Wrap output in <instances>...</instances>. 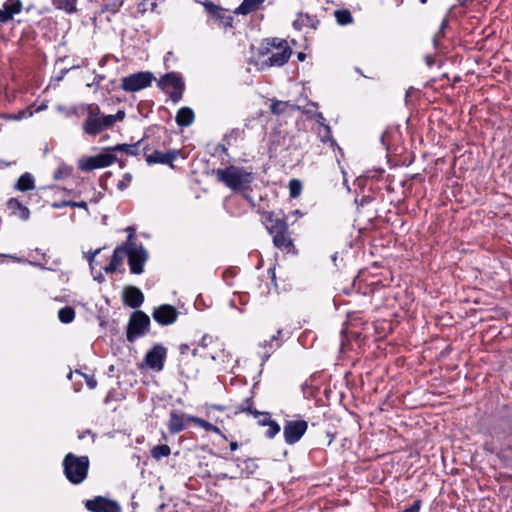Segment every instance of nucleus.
<instances>
[{
  "label": "nucleus",
  "instance_id": "1",
  "mask_svg": "<svg viewBox=\"0 0 512 512\" xmlns=\"http://www.w3.org/2000/svg\"><path fill=\"white\" fill-rule=\"evenodd\" d=\"M124 118L123 110H119L114 115H105L101 113L97 105H90L87 109V117L83 122V131L89 136H96L103 130L111 128L116 121H122Z\"/></svg>",
  "mask_w": 512,
  "mask_h": 512
},
{
  "label": "nucleus",
  "instance_id": "2",
  "mask_svg": "<svg viewBox=\"0 0 512 512\" xmlns=\"http://www.w3.org/2000/svg\"><path fill=\"white\" fill-rule=\"evenodd\" d=\"M217 180L232 191H244L250 188L254 180L253 174L242 167L230 165L214 171Z\"/></svg>",
  "mask_w": 512,
  "mask_h": 512
},
{
  "label": "nucleus",
  "instance_id": "3",
  "mask_svg": "<svg viewBox=\"0 0 512 512\" xmlns=\"http://www.w3.org/2000/svg\"><path fill=\"white\" fill-rule=\"evenodd\" d=\"M89 464L87 456H77L73 453H68L63 459L64 474L69 482L78 485L87 478Z\"/></svg>",
  "mask_w": 512,
  "mask_h": 512
},
{
  "label": "nucleus",
  "instance_id": "4",
  "mask_svg": "<svg viewBox=\"0 0 512 512\" xmlns=\"http://www.w3.org/2000/svg\"><path fill=\"white\" fill-rule=\"evenodd\" d=\"M149 326V316L141 310L134 311L131 314L127 325V340L133 343L137 338L143 336L149 330Z\"/></svg>",
  "mask_w": 512,
  "mask_h": 512
},
{
  "label": "nucleus",
  "instance_id": "5",
  "mask_svg": "<svg viewBox=\"0 0 512 512\" xmlns=\"http://www.w3.org/2000/svg\"><path fill=\"white\" fill-rule=\"evenodd\" d=\"M154 80L151 72H138L121 79V88L126 92H136L149 87Z\"/></svg>",
  "mask_w": 512,
  "mask_h": 512
},
{
  "label": "nucleus",
  "instance_id": "6",
  "mask_svg": "<svg viewBox=\"0 0 512 512\" xmlns=\"http://www.w3.org/2000/svg\"><path fill=\"white\" fill-rule=\"evenodd\" d=\"M308 424L305 420L286 421L283 428V435L287 444L297 443L307 431Z\"/></svg>",
  "mask_w": 512,
  "mask_h": 512
},
{
  "label": "nucleus",
  "instance_id": "7",
  "mask_svg": "<svg viewBox=\"0 0 512 512\" xmlns=\"http://www.w3.org/2000/svg\"><path fill=\"white\" fill-rule=\"evenodd\" d=\"M89 512H121V506L114 500L103 496H96L84 502Z\"/></svg>",
  "mask_w": 512,
  "mask_h": 512
},
{
  "label": "nucleus",
  "instance_id": "8",
  "mask_svg": "<svg viewBox=\"0 0 512 512\" xmlns=\"http://www.w3.org/2000/svg\"><path fill=\"white\" fill-rule=\"evenodd\" d=\"M116 161V156L112 153H102L88 157L79 163V168L83 171H91L98 168L108 167Z\"/></svg>",
  "mask_w": 512,
  "mask_h": 512
},
{
  "label": "nucleus",
  "instance_id": "9",
  "mask_svg": "<svg viewBox=\"0 0 512 512\" xmlns=\"http://www.w3.org/2000/svg\"><path fill=\"white\" fill-rule=\"evenodd\" d=\"M128 263L133 274H141L143 272L144 263L147 260V253L143 247H136L131 244L127 250Z\"/></svg>",
  "mask_w": 512,
  "mask_h": 512
},
{
  "label": "nucleus",
  "instance_id": "10",
  "mask_svg": "<svg viewBox=\"0 0 512 512\" xmlns=\"http://www.w3.org/2000/svg\"><path fill=\"white\" fill-rule=\"evenodd\" d=\"M152 316L157 323L163 326H167L176 322L178 311L172 305L163 304L154 309Z\"/></svg>",
  "mask_w": 512,
  "mask_h": 512
},
{
  "label": "nucleus",
  "instance_id": "11",
  "mask_svg": "<svg viewBox=\"0 0 512 512\" xmlns=\"http://www.w3.org/2000/svg\"><path fill=\"white\" fill-rule=\"evenodd\" d=\"M165 357L166 349L162 345L157 344L147 352L145 363L151 369L160 371L163 369Z\"/></svg>",
  "mask_w": 512,
  "mask_h": 512
},
{
  "label": "nucleus",
  "instance_id": "12",
  "mask_svg": "<svg viewBox=\"0 0 512 512\" xmlns=\"http://www.w3.org/2000/svg\"><path fill=\"white\" fill-rule=\"evenodd\" d=\"M265 223L269 233L272 235L288 231V225L284 217H279L274 212L265 213Z\"/></svg>",
  "mask_w": 512,
  "mask_h": 512
},
{
  "label": "nucleus",
  "instance_id": "13",
  "mask_svg": "<svg viewBox=\"0 0 512 512\" xmlns=\"http://www.w3.org/2000/svg\"><path fill=\"white\" fill-rule=\"evenodd\" d=\"M265 223L269 233L272 235L288 231V225L284 217H279L274 212L265 213Z\"/></svg>",
  "mask_w": 512,
  "mask_h": 512
},
{
  "label": "nucleus",
  "instance_id": "14",
  "mask_svg": "<svg viewBox=\"0 0 512 512\" xmlns=\"http://www.w3.org/2000/svg\"><path fill=\"white\" fill-rule=\"evenodd\" d=\"M123 300L127 306L136 309L143 304L144 295L139 288L129 286L123 291Z\"/></svg>",
  "mask_w": 512,
  "mask_h": 512
},
{
  "label": "nucleus",
  "instance_id": "15",
  "mask_svg": "<svg viewBox=\"0 0 512 512\" xmlns=\"http://www.w3.org/2000/svg\"><path fill=\"white\" fill-rule=\"evenodd\" d=\"M292 50L290 47H287L283 50H280L278 52L272 53L266 60L262 62V66L267 67H281L284 64H286L291 57Z\"/></svg>",
  "mask_w": 512,
  "mask_h": 512
},
{
  "label": "nucleus",
  "instance_id": "16",
  "mask_svg": "<svg viewBox=\"0 0 512 512\" xmlns=\"http://www.w3.org/2000/svg\"><path fill=\"white\" fill-rule=\"evenodd\" d=\"M4 9H0V22L6 23L10 21L15 14L22 10V2L20 0H7L4 3Z\"/></svg>",
  "mask_w": 512,
  "mask_h": 512
},
{
  "label": "nucleus",
  "instance_id": "17",
  "mask_svg": "<svg viewBox=\"0 0 512 512\" xmlns=\"http://www.w3.org/2000/svg\"><path fill=\"white\" fill-rule=\"evenodd\" d=\"M127 250L128 247L125 245H121L115 248L109 265L104 267L105 273H113L121 266L123 259L127 256Z\"/></svg>",
  "mask_w": 512,
  "mask_h": 512
},
{
  "label": "nucleus",
  "instance_id": "18",
  "mask_svg": "<svg viewBox=\"0 0 512 512\" xmlns=\"http://www.w3.org/2000/svg\"><path fill=\"white\" fill-rule=\"evenodd\" d=\"M179 151L173 150L169 152H161L158 150L153 151V153L149 154L146 157V161L151 163H160V164H171L178 156Z\"/></svg>",
  "mask_w": 512,
  "mask_h": 512
},
{
  "label": "nucleus",
  "instance_id": "19",
  "mask_svg": "<svg viewBox=\"0 0 512 512\" xmlns=\"http://www.w3.org/2000/svg\"><path fill=\"white\" fill-rule=\"evenodd\" d=\"M158 86L163 90H166L170 87L174 90L178 88H184V83L178 74L171 72L160 78L158 81Z\"/></svg>",
  "mask_w": 512,
  "mask_h": 512
},
{
  "label": "nucleus",
  "instance_id": "20",
  "mask_svg": "<svg viewBox=\"0 0 512 512\" xmlns=\"http://www.w3.org/2000/svg\"><path fill=\"white\" fill-rule=\"evenodd\" d=\"M195 119L194 112L189 107H182L178 110L175 121L176 123L181 127H188L190 126Z\"/></svg>",
  "mask_w": 512,
  "mask_h": 512
},
{
  "label": "nucleus",
  "instance_id": "21",
  "mask_svg": "<svg viewBox=\"0 0 512 512\" xmlns=\"http://www.w3.org/2000/svg\"><path fill=\"white\" fill-rule=\"evenodd\" d=\"M7 207L12 212V214L17 215L22 220H27L30 216L29 209L16 198L9 199L7 202Z\"/></svg>",
  "mask_w": 512,
  "mask_h": 512
},
{
  "label": "nucleus",
  "instance_id": "22",
  "mask_svg": "<svg viewBox=\"0 0 512 512\" xmlns=\"http://www.w3.org/2000/svg\"><path fill=\"white\" fill-rule=\"evenodd\" d=\"M273 243L277 248H279L281 250H285L287 252L294 249L293 241L290 238V236L288 235V231L280 232L279 234L278 233L274 234L273 235Z\"/></svg>",
  "mask_w": 512,
  "mask_h": 512
},
{
  "label": "nucleus",
  "instance_id": "23",
  "mask_svg": "<svg viewBox=\"0 0 512 512\" xmlns=\"http://www.w3.org/2000/svg\"><path fill=\"white\" fill-rule=\"evenodd\" d=\"M265 0H244L241 5L235 10L236 14L247 15L260 8Z\"/></svg>",
  "mask_w": 512,
  "mask_h": 512
},
{
  "label": "nucleus",
  "instance_id": "24",
  "mask_svg": "<svg viewBox=\"0 0 512 512\" xmlns=\"http://www.w3.org/2000/svg\"><path fill=\"white\" fill-rule=\"evenodd\" d=\"M184 428H185V424H184L183 417L181 415L177 414L176 412H171L169 423H168V429H169L170 433H172V434L179 433L180 431L184 430Z\"/></svg>",
  "mask_w": 512,
  "mask_h": 512
},
{
  "label": "nucleus",
  "instance_id": "25",
  "mask_svg": "<svg viewBox=\"0 0 512 512\" xmlns=\"http://www.w3.org/2000/svg\"><path fill=\"white\" fill-rule=\"evenodd\" d=\"M34 188V179L31 174L21 175L16 183V189L19 191H29Z\"/></svg>",
  "mask_w": 512,
  "mask_h": 512
},
{
  "label": "nucleus",
  "instance_id": "26",
  "mask_svg": "<svg viewBox=\"0 0 512 512\" xmlns=\"http://www.w3.org/2000/svg\"><path fill=\"white\" fill-rule=\"evenodd\" d=\"M188 421H191V422L197 424L198 426L202 427L204 430H206L208 432H213V433L222 435L221 430L217 426L209 423L208 421H206L202 418L191 416V417H188Z\"/></svg>",
  "mask_w": 512,
  "mask_h": 512
},
{
  "label": "nucleus",
  "instance_id": "27",
  "mask_svg": "<svg viewBox=\"0 0 512 512\" xmlns=\"http://www.w3.org/2000/svg\"><path fill=\"white\" fill-rule=\"evenodd\" d=\"M288 107L299 109V106L291 105L289 102L276 100L271 104L270 111L274 115H280L283 114Z\"/></svg>",
  "mask_w": 512,
  "mask_h": 512
},
{
  "label": "nucleus",
  "instance_id": "28",
  "mask_svg": "<svg viewBox=\"0 0 512 512\" xmlns=\"http://www.w3.org/2000/svg\"><path fill=\"white\" fill-rule=\"evenodd\" d=\"M157 8V0H141L137 4V13L144 15L147 12H154Z\"/></svg>",
  "mask_w": 512,
  "mask_h": 512
},
{
  "label": "nucleus",
  "instance_id": "29",
  "mask_svg": "<svg viewBox=\"0 0 512 512\" xmlns=\"http://www.w3.org/2000/svg\"><path fill=\"white\" fill-rule=\"evenodd\" d=\"M140 144L138 141L136 144H118L113 147L106 148L107 151H120L124 152L128 155H136L137 154V146Z\"/></svg>",
  "mask_w": 512,
  "mask_h": 512
},
{
  "label": "nucleus",
  "instance_id": "30",
  "mask_svg": "<svg viewBox=\"0 0 512 512\" xmlns=\"http://www.w3.org/2000/svg\"><path fill=\"white\" fill-rule=\"evenodd\" d=\"M334 16L339 25H348L353 21L351 12L346 9L336 10Z\"/></svg>",
  "mask_w": 512,
  "mask_h": 512
},
{
  "label": "nucleus",
  "instance_id": "31",
  "mask_svg": "<svg viewBox=\"0 0 512 512\" xmlns=\"http://www.w3.org/2000/svg\"><path fill=\"white\" fill-rule=\"evenodd\" d=\"M58 317L62 323H71L75 318V311L72 307L65 306L59 310Z\"/></svg>",
  "mask_w": 512,
  "mask_h": 512
},
{
  "label": "nucleus",
  "instance_id": "32",
  "mask_svg": "<svg viewBox=\"0 0 512 512\" xmlns=\"http://www.w3.org/2000/svg\"><path fill=\"white\" fill-rule=\"evenodd\" d=\"M56 8L65 10L67 13L76 11V0H53Z\"/></svg>",
  "mask_w": 512,
  "mask_h": 512
},
{
  "label": "nucleus",
  "instance_id": "33",
  "mask_svg": "<svg viewBox=\"0 0 512 512\" xmlns=\"http://www.w3.org/2000/svg\"><path fill=\"white\" fill-rule=\"evenodd\" d=\"M170 453H171L170 447L168 445H166V444L157 445L151 451L152 457L157 459V460L162 458V457L169 456Z\"/></svg>",
  "mask_w": 512,
  "mask_h": 512
},
{
  "label": "nucleus",
  "instance_id": "34",
  "mask_svg": "<svg viewBox=\"0 0 512 512\" xmlns=\"http://www.w3.org/2000/svg\"><path fill=\"white\" fill-rule=\"evenodd\" d=\"M52 207L60 209L63 207H78L88 210L87 203L85 201L74 202V201H61L52 204Z\"/></svg>",
  "mask_w": 512,
  "mask_h": 512
},
{
  "label": "nucleus",
  "instance_id": "35",
  "mask_svg": "<svg viewBox=\"0 0 512 512\" xmlns=\"http://www.w3.org/2000/svg\"><path fill=\"white\" fill-rule=\"evenodd\" d=\"M239 410L240 411H247V412L253 414L254 417H256V418L259 417L260 415L264 416V418L260 419L259 422H258L259 425H261V426H268V424L271 421V419L269 418V413H267V412L261 413V412H259L257 410H252L250 407L246 408V407H243V406H241V408Z\"/></svg>",
  "mask_w": 512,
  "mask_h": 512
},
{
  "label": "nucleus",
  "instance_id": "36",
  "mask_svg": "<svg viewBox=\"0 0 512 512\" xmlns=\"http://www.w3.org/2000/svg\"><path fill=\"white\" fill-rule=\"evenodd\" d=\"M224 28H231L233 23V17L226 13L223 9V14H218L214 17Z\"/></svg>",
  "mask_w": 512,
  "mask_h": 512
},
{
  "label": "nucleus",
  "instance_id": "37",
  "mask_svg": "<svg viewBox=\"0 0 512 512\" xmlns=\"http://www.w3.org/2000/svg\"><path fill=\"white\" fill-rule=\"evenodd\" d=\"M290 195L293 198H296L300 195L301 192V183L299 180L292 179L289 182Z\"/></svg>",
  "mask_w": 512,
  "mask_h": 512
},
{
  "label": "nucleus",
  "instance_id": "38",
  "mask_svg": "<svg viewBox=\"0 0 512 512\" xmlns=\"http://www.w3.org/2000/svg\"><path fill=\"white\" fill-rule=\"evenodd\" d=\"M204 7H205L206 11L213 17H215L218 14H223V8L215 5L212 2L204 3Z\"/></svg>",
  "mask_w": 512,
  "mask_h": 512
},
{
  "label": "nucleus",
  "instance_id": "39",
  "mask_svg": "<svg viewBox=\"0 0 512 512\" xmlns=\"http://www.w3.org/2000/svg\"><path fill=\"white\" fill-rule=\"evenodd\" d=\"M268 430L266 431V436L268 438H273L275 437L279 432H280V426L279 424L274 421V420H271L270 423L268 424Z\"/></svg>",
  "mask_w": 512,
  "mask_h": 512
},
{
  "label": "nucleus",
  "instance_id": "40",
  "mask_svg": "<svg viewBox=\"0 0 512 512\" xmlns=\"http://www.w3.org/2000/svg\"><path fill=\"white\" fill-rule=\"evenodd\" d=\"M269 45H271L272 47H275L278 50H283V49L289 47L286 40L279 39V38L271 39V41L269 42Z\"/></svg>",
  "mask_w": 512,
  "mask_h": 512
},
{
  "label": "nucleus",
  "instance_id": "41",
  "mask_svg": "<svg viewBox=\"0 0 512 512\" xmlns=\"http://www.w3.org/2000/svg\"><path fill=\"white\" fill-rule=\"evenodd\" d=\"M316 118H317V122L320 123L324 127V129H325V136L322 139V141H325L326 139H330V137H331V130H330V127L328 125H325L323 123V121H324L323 114L320 113V112L317 113L316 114Z\"/></svg>",
  "mask_w": 512,
  "mask_h": 512
},
{
  "label": "nucleus",
  "instance_id": "42",
  "mask_svg": "<svg viewBox=\"0 0 512 512\" xmlns=\"http://www.w3.org/2000/svg\"><path fill=\"white\" fill-rule=\"evenodd\" d=\"M183 90L184 88H178L169 92V96L174 103H177L182 98Z\"/></svg>",
  "mask_w": 512,
  "mask_h": 512
},
{
  "label": "nucleus",
  "instance_id": "43",
  "mask_svg": "<svg viewBox=\"0 0 512 512\" xmlns=\"http://www.w3.org/2000/svg\"><path fill=\"white\" fill-rule=\"evenodd\" d=\"M421 505H422L421 500H419V499L415 500L414 503L410 507L404 509L402 512H419Z\"/></svg>",
  "mask_w": 512,
  "mask_h": 512
},
{
  "label": "nucleus",
  "instance_id": "44",
  "mask_svg": "<svg viewBox=\"0 0 512 512\" xmlns=\"http://www.w3.org/2000/svg\"><path fill=\"white\" fill-rule=\"evenodd\" d=\"M132 179V176L130 174H125L124 176V180L120 181L119 184H118V188L120 190H124L127 186V183L130 182Z\"/></svg>",
  "mask_w": 512,
  "mask_h": 512
},
{
  "label": "nucleus",
  "instance_id": "45",
  "mask_svg": "<svg viewBox=\"0 0 512 512\" xmlns=\"http://www.w3.org/2000/svg\"><path fill=\"white\" fill-rule=\"evenodd\" d=\"M86 383L90 389H94L97 386V380L93 376H86Z\"/></svg>",
  "mask_w": 512,
  "mask_h": 512
},
{
  "label": "nucleus",
  "instance_id": "46",
  "mask_svg": "<svg viewBox=\"0 0 512 512\" xmlns=\"http://www.w3.org/2000/svg\"><path fill=\"white\" fill-rule=\"evenodd\" d=\"M100 252V249H96L94 252H91L87 255V260L90 265L93 263L95 256Z\"/></svg>",
  "mask_w": 512,
  "mask_h": 512
},
{
  "label": "nucleus",
  "instance_id": "47",
  "mask_svg": "<svg viewBox=\"0 0 512 512\" xmlns=\"http://www.w3.org/2000/svg\"><path fill=\"white\" fill-rule=\"evenodd\" d=\"M446 26H447V20H445V19H444V20L442 21V23H441L440 31H439V33L435 36L434 41L436 40V37H437L440 33H442L443 29H444Z\"/></svg>",
  "mask_w": 512,
  "mask_h": 512
},
{
  "label": "nucleus",
  "instance_id": "48",
  "mask_svg": "<svg viewBox=\"0 0 512 512\" xmlns=\"http://www.w3.org/2000/svg\"><path fill=\"white\" fill-rule=\"evenodd\" d=\"M62 177V170L61 169H58L57 172H55L54 174V179L58 180Z\"/></svg>",
  "mask_w": 512,
  "mask_h": 512
},
{
  "label": "nucleus",
  "instance_id": "49",
  "mask_svg": "<svg viewBox=\"0 0 512 512\" xmlns=\"http://www.w3.org/2000/svg\"><path fill=\"white\" fill-rule=\"evenodd\" d=\"M238 448V443L237 442H231L230 443V449L232 451L236 450Z\"/></svg>",
  "mask_w": 512,
  "mask_h": 512
},
{
  "label": "nucleus",
  "instance_id": "50",
  "mask_svg": "<svg viewBox=\"0 0 512 512\" xmlns=\"http://www.w3.org/2000/svg\"><path fill=\"white\" fill-rule=\"evenodd\" d=\"M297 57L300 61H303L305 59V54L303 52H299Z\"/></svg>",
  "mask_w": 512,
  "mask_h": 512
},
{
  "label": "nucleus",
  "instance_id": "51",
  "mask_svg": "<svg viewBox=\"0 0 512 512\" xmlns=\"http://www.w3.org/2000/svg\"><path fill=\"white\" fill-rule=\"evenodd\" d=\"M180 349H181V353H184L188 349V346L182 345Z\"/></svg>",
  "mask_w": 512,
  "mask_h": 512
},
{
  "label": "nucleus",
  "instance_id": "52",
  "mask_svg": "<svg viewBox=\"0 0 512 512\" xmlns=\"http://www.w3.org/2000/svg\"><path fill=\"white\" fill-rule=\"evenodd\" d=\"M280 334H281V330H278L277 335L273 336L272 339L276 340L280 336Z\"/></svg>",
  "mask_w": 512,
  "mask_h": 512
},
{
  "label": "nucleus",
  "instance_id": "53",
  "mask_svg": "<svg viewBox=\"0 0 512 512\" xmlns=\"http://www.w3.org/2000/svg\"><path fill=\"white\" fill-rule=\"evenodd\" d=\"M420 2H421L422 4H426V3H427V0H420Z\"/></svg>",
  "mask_w": 512,
  "mask_h": 512
}]
</instances>
